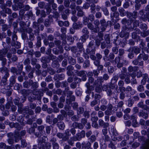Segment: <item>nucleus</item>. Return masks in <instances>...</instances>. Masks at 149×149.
Instances as JSON below:
<instances>
[{
    "instance_id": "1",
    "label": "nucleus",
    "mask_w": 149,
    "mask_h": 149,
    "mask_svg": "<svg viewBox=\"0 0 149 149\" xmlns=\"http://www.w3.org/2000/svg\"><path fill=\"white\" fill-rule=\"evenodd\" d=\"M26 132L25 130H23L21 131L20 134L18 132H16L14 135L15 138V142H17L19 139H21V136H23L25 134Z\"/></svg>"
},
{
    "instance_id": "2",
    "label": "nucleus",
    "mask_w": 149,
    "mask_h": 149,
    "mask_svg": "<svg viewBox=\"0 0 149 149\" xmlns=\"http://www.w3.org/2000/svg\"><path fill=\"white\" fill-rule=\"evenodd\" d=\"M127 28V27L126 26L123 27V30L120 32L119 34L120 36V37L122 38L125 37L126 38H128L130 33L125 31Z\"/></svg>"
},
{
    "instance_id": "3",
    "label": "nucleus",
    "mask_w": 149,
    "mask_h": 149,
    "mask_svg": "<svg viewBox=\"0 0 149 149\" xmlns=\"http://www.w3.org/2000/svg\"><path fill=\"white\" fill-rule=\"evenodd\" d=\"M87 24L88 28L91 30L92 33H93V32L97 33L99 31V27L94 28V26L90 22Z\"/></svg>"
},
{
    "instance_id": "4",
    "label": "nucleus",
    "mask_w": 149,
    "mask_h": 149,
    "mask_svg": "<svg viewBox=\"0 0 149 149\" xmlns=\"http://www.w3.org/2000/svg\"><path fill=\"white\" fill-rule=\"evenodd\" d=\"M19 25L20 26V30L21 32H26L28 28H31L26 27V24L23 21L20 22Z\"/></svg>"
},
{
    "instance_id": "5",
    "label": "nucleus",
    "mask_w": 149,
    "mask_h": 149,
    "mask_svg": "<svg viewBox=\"0 0 149 149\" xmlns=\"http://www.w3.org/2000/svg\"><path fill=\"white\" fill-rule=\"evenodd\" d=\"M107 108L104 112L105 114L107 116H110L112 114L113 106L110 104H108L107 106Z\"/></svg>"
},
{
    "instance_id": "6",
    "label": "nucleus",
    "mask_w": 149,
    "mask_h": 149,
    "mask_svg": "<svg viewBox=\"0 0 149 149\" xmlns=\"http://www.w3.org/2000/svg\"><path fill=\"white\" fill-rule=\"evenodd\" d=\"M14 102L15 105L18 106V111L19 112L21 113L24 110V109L22 108L23 107L22 104L21 103H19V100L17 99H15L14 100Z\"/></svg>"
},
{
    "instance_id": "7",
    "label": "nucleus",
    "mask_w": 149,
    "mask_h": 149,
    "mask_svg": "<svg viewBox=\"0 0 149 149\" xmlns=\"http://www.w3.org/2000/svg\"><path fill=\"white\" fill-rule=\"evenodd\" d=\"M77 74L78 76L81 77L83 81H85L86 79V72L84 71H77Z\"/></svg>"
},
{
    "instance_id": "8",
    "label": "nucleus",
    "mask_w": 149,
    "mask_h": 149,
    "mask_svg": "<svg viewBox=\"0 0 149 149\" xmlns=\"http://www.w3.org/2000/svg\"><path fill=\"white\" fill-rule=\"evenodd\" d=\"M1 71L2 73H4L5 74V75L3 77V79H5V81H6L7 77L9 75L8 73V70L6 67H4L2 68Z\"/></svg>"
},
{
    "instance_id": "9",
    "label": "nucleus",
    "mask_w": 149,
    "mask_h": 149,
    "mask_svg": "<svg viewBox=\"0 0 149 149\" xmlns=\"http://www.w3.org/2000/svg\"><path fill=\"white\" fill-rule=\"evenodd\" d=\"M33 31V29L31 28H28L26 32L29 34V39L31 40H33L35 38L34 34L32 32Z\"/></svg>"
},
{
    "instance_id": "10",
    "label": "nucleus",
    "mask_w": 149,
    "mask_h": 149,
    "mask_svg": "<svg viewBox=\"0 0 149 149\" xmlns=\"http://www.w3.org/2000/svg\"><path fill=\"white\" fill-rule=\"evenodd\" d=\"M102 82L103 79L102 77H97V79L95 81L93 85L95 86H100Z\"/></svg>"
},
{
    "instance_id": "11",
    "label": "nucleus",
    "mask_w": 149,
    "mask_h": 149,
    "mask_svg": "<svg viewBox=\"0 0 149 149\" xmlns=\"http://www.w3.org/2000/svg\"><path fill=\"white\" fill-rule=\"evenodd\" d=\"M132 34V37L133 39H135L138 37V34L140 33V30L138 29H135Z\"/></svg>"
},
{
    "instance_id": "12",
    "label": "nucleus",
    "mask_w": 149,
    "mask_h": 149,
    "mask_svg": "<svg viewBox=\"0 0 149 149\" xmlns=\"http://www.w3.org/2000/svg\"><path fill=\"white\" fill-rule=\"evenodd\" d=\"M72 126L74 128L78 127L79 129H82L84 126L81 123L74 122L72 124Z\"/></svg>"
},
{
    "instance_id": "13",
    "label": "nucleus",
    "mask_w": 149,
    "mask_h": 149,
    "mask_svg": "<svg viewBox=\"0 0 149 149\" xmlns=\"http://www.w3.org/2000/svg\"><path fill=\"white\" fill-rule=\"evenodd\" d=\"M81 146L82 148L88 149L91 147V143L89 141H88L87 142H83L81 143Z\"/></svg>"
},
{
    "instance_id": "14",
    "label": "nucleus",
    "mask_w": 149,
    "mask_h": 149,
    "mask_svg": "<svg viewBox=\"0 0 149 149\" xmlns=\"http://www.w3.org/2000/svg\"><path fill=\"white\" fill-rule=\"evenodd\" d=\"M100 23L101 25V29L102 31H104L106 29L107 27L106 21L104 19H103L100 21Z\"/></svg>"
},
{
    "instance_id": "15",
    "label": "nucleus",
    "mask_w": 149,
    "mask_h": 149,
    "mask_svg": "<svg viewBox=\"0 0 149 149\" xmlns=\"http://www.w3.org/2000/svg\"><path fill=\"white\" fill-rule=\"evenodd\" d=\"M87 90L86 91L87 93L89 94L91 93V91L94 90V88L92 86H90L89 83H87L86 84Z\"/></svg>"
},
{
    "instance_id": "16",
    "label": "nucleus",
    "mask_w": 149,
    "mask_h": 149,
    "mask_svg": "<svg viewBox=\"0 0 149 149\" xmlns=\"http://www.w3.org/2000/svg\"><path fill=\"white\" fill-rule=\"evenodd\" d=\"M138 13L136 11H134L132 13H131L128 12L127 13V15L129 17H132L134 18H136L137 17Z\"/></svg>"
},
{
    "instance_id": "17",
    "label": "nucleus",
    "mask_w": 149,
    "mask_h": 149,
    "mask_svg": "<svg viewBox=\"0 0 149 149\" xmlns=\"http://www.w3.org/2000/svg\"><path fill=\"white\" fill-rule=\"evenodd\" d=\"M92 47H88L86 49V52L88 54H94L95 49V48H92Z\"/></svg>"
},
{
    "instance_id": "18",
    "label": "nucleus",
    "mask_w": 149,
    "mask_h": 149,
    "mask_svg": "<svg viewBox=\"0 0 149 149\" xmlns=\"http://www.w3.org/2000/svg\"><path fill=\"white\" fill-rule=\"evenodd\" d=\"M54 140L56 141V139H53L51 140L53 146L52 149H58L59 148L58 144L54 141Z\"/></svg>"
},
{
    "instance_id": "19",
    "label": "nucleus",
    "mask_w": 149,
    "mask_h": 149,
    "mask_svg": "<svg viewBox=\"0 0 149 149\" xmlns=\"http://www.w3.org/2000/svg\"><path fill=\"white\" fill-rule=\"evenodd\" d=\"M57 125L59 128L61 130H63L64 129L65 125L63 122H59L57 123Z\"/></svg>"
},
{
    "instance_id": "20",
    "label": "nucleus",
    "mask_w": 149,
    "mask_h": 149,
    "mask_svg": "<svg viewBox=\"0 0 149 149\" xmlns=\"http://www.w3.org/2000/svg\"><path fill=\"white\" fill-rule=\"evenodd\" d=\"M70 130L68 129L65 130V135L64 136L63 140L66 141L68 139L69 137L70 136L71 134L70 133Z\"/></svg>"
},
{
    "instance_id": "21",
    "label": "nucleus",
    "mask_w": 149,
    "mask_h": 149,
    "mask_svg": "<svg viewBox=\"0 0 149 149\" xmlns=\"http://www.w3.org/2000/svg\"><path fill=\"white\" fill-rule=\"evenodd\" d=\"M29 84L32 86L34 89H36L38 87V84L36 82H33L31 80H29Z\"/></svg>"
},
{
    "instance_id": "22",
    "label": "nucleus",
    "mask_w": 149,
    "mask_h": 149,
    "mask_svg": "<svg viewBox=\"0 0 149 149\" xmlns=\"http://www.w3.org/2000/svg\"><path fill=\"white\" fill-rule=\"evenodd\" d=\"M132 50V52L137 54L139 53L141 50L138 47H132L130 48V50Z\"/></svg>"
},
{
    "instance_id": "23",
    "label": "nucleus",
    "mask_w": 149,
    "mask_h": 149,
    "mask_svg": "<svg viewBox=\"0 0 149 149\" xmlns=\"http://www.w3.org/2000/svg\"><path fill=\"white\" fill-rule=\"evenodd\" d=\"M103 33L102 32H100L98 33V36L96 37V39L100 41L103 40Z\"/></svg>"
},
{
    "instance_id": "24",
    "label": "nucleus",
    "mask_w": 149,
    "mask_h": 149,
    "mask_svg": "<svg viewBox=\"0 0 149 149\" xmlns=\"http://www.w3.org/2000/svg\"><path fill=\"white\" fill-rule=\"evenodd\" d=\"M82 26V24H78L77 23H74L73 25V28L75 29H78L79 28H81Z\"/></svg>"
},
{
    "instance_id": "25",
    "label": "nucleus",
    "mask_w": 149,
    "mask_h": 149,
    "mask_svg": "<svg viewBox=\"0 0 149 149\" xmlns=\"http://www.w3.org/2000/svg\"><path fill=\"white\" fill-rule=\"evenodd\" d=\"M85 135V132L83 130L80 133H78L77 134V137L79 139H81L84 137Z\"/></svg>"
},
{
    "instance_id": "26",
    "label": "nucleus",
    "mask_w": 149,
    "mask_h": 149,
    "mask_svg": "<svg viewBox=\"0 0 149 149\" xmlns=\"http://www.w3.org/2000/svg\"><path fill=\"white\" fill-rule=\"evenodd\" d=\"M139 116L145 119H146L148 117V115L147 113L143 111L139 112Z\"/></svg>"
},
{
    "instance_id": "27",
    "label": "nucleus",
    "mask_w": 149,
    "mask_h": 149,
    "mask_svg": "<svg viewBox=\"0 0 149 149\" xmlns=\"http://www.w3.org/2000/svg\"><path fill=\"white\" fill-rule=\"evenodd\" d=\"M0 148L4 149H10V147L3 143H0Z\"/></svg>"
},
{
    "instance_id": "28",
    "label": "nucleus",
    "mask_w": 149,
    "mask_h": 149,
    "mask_svg": "<svg viewBox=\"0 0 149 149\" xmlns=\"http://www.w3.org/2000/svg\"><path fill=\"white\" fill-rule=\"evenodd\" d=\"M116 144V143L115 141H114L113 142L111 141L109 145V147L112 149H116V147L115 145Z\"/></svg>"
},
{
    "instance_id": "29",
    "label": "nucleus",
    "mask_w": 149,
    "mask_h": 149,
    "mask_svg": "<svg viewBox=\"0 0 149 149\" xmlns=\"http://www.w3.org/2000/svg\"><path fill=\"white\" fill-rule=\"evenodd\" d=\"M144 11L143 10H140L139 12V15H141L140 18L142 19L143 21L145 22L146 21L147 19L146 18L143 17L144 15Z\"/></svg>"
},
{
    "instance_id": "30",
    "label": "nucleus",
    "mask_w": 149,
    "mask_h": 149,
    "mask_svg": "<svg viewBox=\"0 0 149 149\" xmlns=\"http://www.w3.org/2000/svg\"><path fill=\"white\" fill-rule=\"evenodd\" d=\"M89 36L88 34H84L81 37V38L80 40H81V41L83 42H84L86 40L89 38Z\"/></svg>"
},
{
    "instance_id": "31",
    "label": "nucleus",
    "mask_w": 149,
    "mask_h": 149,
    "mask_svg": "<svg viewBox=\"0 0 149 149\" xmlns=\"http://www.w3.org/2000/svg\"><path fill=\"white\" fill-rule=\"evenodd\" d=\"M6 6L5 5H4L2 6V8L5 9V11L6 13L8 14H11L12 13L11 10L8 8H6Z\"/></svg>"
},
{
    "instance_id": "32",
    "label": "nucleus",
    "mask_w": 149,
    "mask_h": 149,
    "mask_svg": "<svg viewBox=\"0 0 149 149\" xmlns=\"http://www.w3.org/2000/svg\"><path fill=\"white\" fill-rule=\"evenodd\" d=\"M149 35V31L148 30L147 31H144L143 32H142L141 33V36L143 37H145Z\"/></svg>"
},
{
    "instance_id": "33",
    "label": "nucleus",
    "mask_w": 149,
    "mask_h": 149,
    "mask_svg": "<svg viewBox=\"0 0 149 149\" xmlns=\"http://www.w3.org/2000/svg\"><path fill=\"white\" fill-rule=\"evenodd\" d=\"M140 28L143 31H145L148 28L147 26L145 24H142L140 25Z\"/></svg>"
},
{
    "instance_id": "34",
    "label": "nucleus",
    "mask_w": 149,
    "mask_h": 149,
    "mask_svg": "<svg viewBox=\"0 0 149 149\" xmlns=\"http://www.w3.org/2000/svg\"><path fill=\"white\" fill-rule=\"evenodd\" d=\"M0 60L2 61V65L4 67V66L6 65V60L5 58H4L3 57L0 56Z\"/></svg>"
},
{
    "instance_id": "35",
    "label": "nucleus",
    "mask_w": 149,
    "mask_h": 149,
    "mask_svg": "<svg viewBox=\"0 0 149 149\" xmlns=\"http://www.w3.org/2000/svg\"><path fill=\"white\" fill-rule=\"evenodd\" d=\"M119 11L120 15L121 16H123L125 15V10L122 8H120L118 9Z\"/></svg>"
},
{
    "instance_id": "36",
    "label": "nucleus",
    "mask_w": 149,
    "mask_h": 149,
    "mask_svg": "<svg viewBox=\"0 0 149 149\" xmlns=\"http://www.w3.org/2000/svg\"><path fill=\"white\" fill-rule=\"evenodd\" d=\"M45 8L47 10V14L48 15L52 11V9L51 8L50 5H48L47 6H46L45 7Z\"/></svg>"
},
{
    "instance_id": "37",
    "label": "nucleus",
    "mask_w": 149,
    "mask_h": 149,
    "mask_svg": "<svg viewBox=\"0 0 149 149\" xmlns=\"http://www.w3.org/2000/svg\"><path fill=\"white\" fill-rule=\"evenodd\" d=\"M84 111V109L83 107H80L77 109V113L78 114H82Z\"/></svg>"
},
{
    "instance_id": "38",
    "label": "nucleus",
    "mask_w": 149,
    "mask_h": 149,
    "mask_svg": "<svg viewBox=\"0 0 149 149\" xmlns=\"http://www.w3.org/2000/svg\"><path fill=\"white\" fill-rule=\"evenodd\" d=\"M89 19L86 17H84L83 18V23L84 24L86 25L88 23L89 21Z\"/></svg>"
},
{
    "instance_id": "39",
    "label": "nucleus",
    "mask_w": 149,
    "mask_h": 149,
    "mask_svg": "<svg viewBox=\"0 0 149 149\" xmlns=\"http://www.w3.org/2000/svg\"><path fill=\"white\" fill-rule=\"evenodd\" d=\"M7 52V51L6 49H4L3 50H0V56L3 57L4 55H5Z\"/></svg>"
},
{
    "instance_id": "40",
    "label": "nucleus",
    "mask_w": 149,
    "mask_h": 149,
    "mask_svg": "<svg viewBox=\"0 0 149 149\" xmlns=\"http://www.w3.org/2000/svg\"><path fill=\"white\" fill-rule=\"evenodd\" d=\"M22 37V39L24 40L27 39H28V36L26 33H25V32H21Z\"/></svg>"
},
{
    "instance_id": "41",
    "label": "nucleus",
    "mask_w": 149,
    "mask_h": 149,
    "mask_svg": "<svg viewBox=\"0 0 149 149\" xmlns=\"http://www.w3.org/2000/svg\"><path fill=\"white\" fill-rule=\"evenodd\" d=\"M82 32L84 34L88 35L89 33V31L86 27L82 29Z\"/></svg>"
},
{
    "instance_id": "42",
    "label": "nucleus",
    "mask_w": 149,
    "mask_h": 149,
    "mask_svg": "<svg viewBox=\"0 0 149 149\" xmlns=\"http://www.w3.org/2000/svg\"><path fill=\"white\" fill-rule=\"evenodd\" d=\"M102 10L104 12V14L106 15H108L109 14V12L106 8H101Z\"/></svg>"
},
{
    "instance_id": "43",
    "label": "nucleus",
    "mask_w": 149,
    "mask_h": 149,
    "mask_svg": "<svg viewBox=\"0 0 149 149\" xmlns=\"http://www.w3.org/2000/svg\"><path fill=\"white\" fill-rule=\"evenodd\" d=\"M104 38L106 41L107 43V44L110 43V38L109 37V35L108 34H106L104 36Z\"/></svg>"
},
{
    "instance_id": "44",
    "label": "nucleus",
    "mask_w": 149,
    "mask_h": 149,
    "mask_svg": "<svg viewBox=\"0 0 149 149\" xmlns=\"http://www.w3.org/2000/svg\"><path fill=\"white\" fill-rule=\"evenodd\" d=\"M122 139V137L121 136H119L115 137H114L113 139H112V140L115 141H121Z\"/></svg>"
},
{
    "instance_id": "45",
    "label": "nucleus",
    "mask_w": 149,
    "mask_h": 149,
    "mask_svg": "<svg viewBox=\"0 0 149 149\" xmlns=\"http://www.w3.org/2000/svg\"><path fill=\"white\" fill-rule=\"evenodd\" d=\"M126 74L123 72H121L119 74V77L121 79H124L125 77Z\"/></svg>"
},
{
    "instance_id": "46",
    "label": "nucleus",
    "mask_w": 149,
    "mask_h": 149,
    "mask_svg": "<svg viewBox=\"0 0 149 149\" xmlns=\"http://www.w3.org/2000/svg\"><path fill=\"white\" fill-rule=\"evenodd\" d=\"M64 6L66 7H68L70 6V1L68 0H65L64 2Z\"/></svg>"
},
{
    "instance_id": "47",
    "label": "nucleus",
    "mask_w": 149,
    "mask_h": 149,
    "mask_svg": "<svg viewBox=\"0 0 149 149\" xmlns=\"http://www.w3.org/2000/svg\"><path fill=\"white\" fill-rule=\"evenodd\" d=\"M90 6V3H84L83 6V8L87 9H88Z\"/></svg>"
},
{
    "instance_id": "48",
    "label": "nucleus",
    "mask_w": 149,
    "mask_h": 149,
    "mask_svg": "<svg viewBox=\"0 0 149 149\" xmlns=\"http://www.w3.org/2000/svg\"><path fill=\"white\" fill-rule=\"evenodd\" d=\"M14 43L13 42L12 43L11 45L13 46L14 47H19L20 45V42L16 41V42H15L14 41Z\"/></svg>"
},
{
    "instance_id": "49",
    "label": "nucleus",
    "mask_w": 149,
    "mask_h": 149,
    "mask_svg": "<svg viewBox=\"0 0 149 149\" xmlns=\"http://www.w3.org/2000/svg\"><path fill=\"white\" fill-rule=\"evenodd\" d=\"M96 87L95 89L97 93H100L102 91L101 86V85L100 86H96Z\"/></svg>"
},
{
    "instance_id": "50",
    "label": "nucleus",
    "mask_w": 149,
    "mask_h": 149,
    "mask_svg": "<svg viewBox=\"0 0 149 149\" xmlns=\"http://www.w3.org/2000/svg\"><path fill=\"white\" fill-rule=\"evenodd\" d=\"M91 12L92 13H94L95 12V5L94 4H92L91 6Z\"/></svg>"
},
{
    "instance_id": "51",
    "label": "nucleus",
    "mask_w": 149,
    "mask_h": 149,
    "mask_svg": "<svg viewBox=\"0 0 149 149\" xmlns=\"http://www.w3.org/2000/svg\"><path fill=\"white\" fill-rule=\"evenodd\" d=\"M45 5V3L43 2H40L38 3L39 7L41 8H43Z\"/></svg>"
},
{
    "instance_id": "52",
    "label": "nucleus",
    "mask_w": 149,
    "mask_h": 149,
    "mask_svg": "<svg viewBox=\"0 0 149 149\" xmlns=\"http://www.w3.org/2000/svg\"><path fill=\"white\" fill-rule=\"evenodd\" d=\"M90 65V62L88 60H86L85 61L84 64V66L85 68H86L89 66Z\"/></svg>"
},
{
    "instance_id": "53",
    "label": "nucleus",
    "mask_w": 149,
    "mask_h": 149,
    "mask_svg": "<svg viewBox=\"0 0 149 149\" xmlns=\"http://www.w3.org/2000/svg\"><path fill=\"white\" fill-rule=\"evenodd\" d=\"M97 103V102L96 100H94L91 102L90 105L92 107H93Z\"/></svg>"
},
{
    "instance_id": "54",
    "label": "nucleus",
    "mask_w": 149,
    "mask_h": 149,
    "mask_svg": "<svg viewBox=\"0 0 149 149\" xmlns=\"http://www.w3.org/2000/svg\"><path fill=\"white\" fill-rule=\"evenodd\" d=\"M68 41L69 42H70V43H69V44L72 43L74 41V39L72 38V37L69 36L68 37L67 39Z\"/></svg>"
},
{
    "instance_id": "55",
    "label": "nucleus",
    "mask_w": 149,
    "mask_h": 149,
    "mask_svg": "<svg viewBox=\"0 0 149 149\" xmlns=\"http://www.w3.org/2000/svg\"><path fill=\"white\" fill-rule=\"evenodd\" d=\"M14 127L16 128H17L18 130H20L21 129V127L20 126L19 124L18 123H12Z\"/></svg>"
},
{
    "instance_id": "56",
    "label": "nucleus",
    "mask_w": 149,
    "mask_h": 149,
    "mask_svg": "<svg viewBox=\"0 0 149 149\" xmlns=\"http://www.w3.org/2000/svg\"><path fill=\"white\" fill-rule=\"evenodd\" d=\"M137 89L138 91L140 92H142L144 90V87L142 85H139Z\"/></svg>"
},
{
    "instance_id": "57",
    "label": "nucleus",
    "mask_w": 149,
    "mask_h": 149,
    "mask_svg": "<svg viewBox=\"0 0 149 149\" xmlns=\"http://www.w3.org/2000/svg\"><path fill=\"white\" fill-rule=\"evenodd\" d=\"M83 115L85 118H88L90 116L89 112L88 111H85L83 114Z\"/></svg>"
},
{
    "instance_id": "58",
    "label": "nucleus",
    "mask_w": 149,
    "mask_h": 149,
    "mask_svg": "<svg viewBox=\"0 0 149 149\" xmlns=\"http://www.w3.org/2000/svg\"><path fill=\"white\" fill-rule=\"evenodd\" d=\"M57 136L60 138L62 139L63 140V139L64 137L63 134L61 133H58L57 134Z\"/></svg>"
},
{
    "instance_id": "59",
    "label": "nucleus",
    "mask_w": 149,
    "mask_h": 149,
    "mask_svg": "<svg viewBox=\"0 0 149 149\" xmlns=\"http://www.w3.org/2000/svg\"><path fill=\"white\" fill-rule=\"evenodd\" d=\"M87 120L85 118H82L81 120V123L84 126L87 123Z\"/></svg>"
},
{
    "instance_id": "60",
    "label": "nucleus",
    "mask_w": 149,
    "mask_h": 149,
    "mask_svg": "<svg viewBox=\"0 0 149 149\" xmlns=\"http://www.w3.org/2000/svg\"><path fill=\"white\" fill-rule=\"evenodd\" d=\"M122 0H118L116 2V6L117 7H119L121 5L122 1Z\"/></svg>"
},
{
    "instance_id": "61",
    "label": "nucleus",
    "mask_w": 149,
    "mask_h": 149,
    "mask_svg": "<svg viewBox=\"0 0 149 149\" xmlns=\"http://www.w3.org/2000/svg\"><path fill=\"white\" fill-rule=\"evenodd\" d=\"M21 144L23 147L26 146L27 143H26V140L24 139H22L21 140Z\"/></svg>"
},
{
    "instance_id": "62",
    "label": "nucleus",
    "mask_w": 149,
    "mask_h": 149,
    "mask_svg": "<svg viewBox=\"0 0 149 149\" xmlns=\"http://www.w3.org/2000/svg\"><path fill=\"white\" fill-rule=\"evenodd\" d=\"M140 144L137 142H135L133 143L132 145V147L133 148H135L139 146Z\"/></svg>"
},
{
    "instance_id": "63",
    "label": "nucleus",
    "mask_w": 149,
    "mask_h": 149,
    "mask_svg": "<svg viewBox=\"0 0 149 149\" xmlns=\"http://www.w3.org/2000/svg\"><path fill=\"white\" fill-rule=\"evenodd\" d=\"M45 127L43 125L39 126L38 127V129L40 132H42L43 130L44 129Z\"/></svg>"
},
{
    "instance_id": "64",
    "label": "nucleus",
    "mask_w": 149,
    "mask_h": 149,
    "mask_svg": "<svg viewBox=\"0 0 149 149\" xmlns=\"http://www.w3.org/2000/svg\"><path fill=\"white\" fill-rule=\"evenodd\" d=\"M46 149H52L50 143H47L46 144Z\"/></svg>"
}]
</instances>
